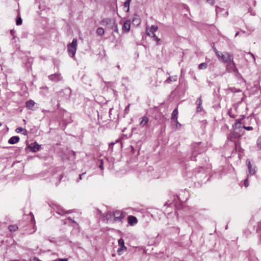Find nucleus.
Returning <instances> with one entry per match:
<instances>
[{
	"instance_id": "f257e3e1",
	"label": "nucleus",
	"mask_w": 261,
	"mask_h": 261,
	"mask_svg": "<svg viewBox=\"0 0 261 261\" xmlns=\"http://www.w3.org/2000/svg\"><path fill=\"white\" fill-rule=\"evenodd\" d=\"M77 47V39L74 38L71 43L67 45V50L69 56L73 58L75 56Z\"/></svg>"
},
{
	"instance_id": "f03ea898",
	"label": "nucleus",
	"mask_w": 261,
	"mask_h": 261,
	"mask_svg": "<svg viewBox=\"0 0 261 261\" xmlns=\"http://www.w3.org/2000/svg\"><path fill=\"white\" fill-rule=\"evenodd\" d=\"M218 58L220 61L226 63L230 62L233 60L232 56L226 52L224 53H221L220 56L218 57Z\"/></svg>"
},
{
	"instance_id": "7ed1b4c3",
	"label": "nucleus",
	"mask_w": 261,
	"mask_h": 261,
	"mask_svg": "<svg viewBox=\"0 0 261 261\" xmlns=\"http://www.w3.org/2000/svg\"><path fill=\"white\" fill-rule=\"evenodd\" d=\"M201 144V142L199 143H194L192 145V155L194 156L193 159L192 160H194V158L196 156V155L202 152L203 150L200 147V145Z\"/></svg>"
},
{
	"instance_id": "20e7f679",
	"label": "nucleus",
	"mask_w": 261,
	"mask_h": 261,
	"mask_svg": "<svg viewBox=\"0 0 261 261\" xmlns=\"http://www.w3.org/2000/svg\"><path fill=\"white\" fill-rule=\"evenodd\" d=\"M113 222H121L123 219L124 216L123 213L119 211H117L113 213Z\"/></svg>"
},
{
	"instance_id": "39448f33",
	"label": "nucleus",
	"mask_w": 261,
	"mask_h": 261,
	"mask_svg": "<svg viewBox=\"0 0 261 261\" xmlns=\"http://www.w3.org/2000/svg\"><path fill=\"white\" fill-rule=\"evenodd\" d=\"M118 245L120 247V248L118 249L117 252H118V253L119 254V255H121V253L122 252H124V251H126L127 250V248L126 247L124 246V240L122 238H120L118 241Z\"/></svg>"
},
{
	"instance_id": "423d86ee",
	"label": "nucleus",
	"mask_w": 261,
	"mask_h": 261,
	"mask_svg": "<svg viewBox=\"0 0 261 261\" xmlns=\"http://www.w3.org/2000/svg\"><path fill=\"white\" fill-rule=\"evenodd\" d=\"M226 64H227L226 70L229 72H235L238 70L237 68H236V67L235 66V64H234L233 60H232V61L228 62Z\"/></svg>"
},
{
	"instance_id": "0eeeda50",
	"label": "nucleus",
	"mask_w": 261,
	"mask_h": 261,
	"mask_svg": "<svg viewBox=\"0 0 261 261\" xmlns=\"http://www.w3.org/2000/svg\"><path fill=\"white\" fill-rule=\"evenodd\" d=\"M115 21V20L113 19L106 18L101 21V24L103 25H108L111 28L113 24H114Z\"/></svg>"
},
{
	"instance_id": "6e6552de",
	"label": "nucleus",
	"mask_w": 261,
	"mask_h": 261,
	"mask_svg": "<svg viewBox=\"0 0 261 261\" xmlns=\"http://www.w3.org/2000/svg\"><path fill=\"white\" fill-rule=\"evenodd\" d=\"M48 78L51 81L57 82L62 80V77L60 73H55L48 75Z\"/></svg>"
},
{
	"instance_id": "1a4fd4ad",
	"label": "nucleus",
	"mask_w": 261,
	"mask_h": 261,
	"mask_svg": "<svg viewBox=\"0 0 261 261\" xmlns=\"http://www.w3.org/2000/svg\"><path fill=\"white\" fill-rule=\"evenodd\" d=\"M246 163L247 168L248 169V174L249 175H254L256 172V170L255 167H252L250 161L248 159L246 160Z\"/></svg>"
},
{
	"instance_id": "9d476101",
	"label": "nucleus",
	"mask_w": 261,
	"mask_h": 261,
	"mask_svg": "<svg viewBox=\"0 0 261 261\" xmlns=\"http://www.w3.org/2000/svg\"><path fill=\"white\" fill-rule=\"evenodd\" d=\"M130 27V21L129 20H126L124 22L122 26V31L126 33L129 32Z\"/></svg>"
},
{
	"instance_id": "9b49d317",
	"label": "nucleus",
	"mask_w": 261,
	"mask_h": 261,
	"mask_svg": "<svg viewBox=\"0 0 261 261\" xmlns=\"http://www.w3.org/2000/svg\"><path fill=\"white\" fill-rule=\"evenodd\" d=\"M158 29V27L156 25H151L149 32H148V28H146L147 35L148 36H151V34H154V32H156Z\"/></svg>"
},
{
	"instance_id": "f8f14e48",
	"label": "nucleus",
	"mask_w": 261,
	"mask_h": 261,
	"mask_svg": "<svg viewBox=\"0 0 261 261\" xmlns=\"http://www.w3.org/2000/svg\"><path fill=\"white\" fill-rule=\"evenodd\" d=\"M128 223L129 225L133 226L137 223L138 220L136 217L133 216H129L128 217Z\"/></svg>"
},
{
	"instance_id": "ddd939ff",
	"label": "nucleus",
	"mask_w": 261,
	"mask_h": 261,
	"mask_svg": "<svg viewBox=\"0 0 261 261\" xmlns=\"http://www.w3.org/2000/svg\"><path fill=\"white\" fill-rule=\"evenodd\" d=\"M30 148L32 151L36 152L40 149V146L37 144L36 142H35L31 144Z\"/></svg>"
},
{
	"instance_id": "4468645a",
	"label": "nucleus",
	"mask_w": 261,
	"mask_h": 261,
	"mask_svg": "<svg viewBox=\"0 0 261 261\" xmlns=\"http://www.w3.org/2000/svg\"><path fill=\"white\" fill-rule=\"evenodd\" d=\"M141 22L140 18L137 15H135L133 18L132 23L134 25L138 26Z\"/></svg>"
},
{
	"instance_id": "2eb2a0df",
	"label": "nucleus",
	"mask_w": 261,
	"mask_h": 261,
	"mask_svg": "<svg viewBox=\"0 0 261 261\" xmlns=\"http://www.w3.org/2000/svg\"><path fill=\"white\" fill-rule=\"evenodd\" d=\"M19 141V138L18 136H14L11 137L8 143L11 144H14L17 143Z\"/></svg>"
},
{
	"instance_id": "dca6fc26",
	"label": "nucleus",
	"mask_w": 261,
	"mask_h": 261,
	"mask_svg": "<svg viewBox=\"0 0 261 261\" xmlns=\"http://www.w3.org/2000/svg\"><path fill=\"white\" fill-rule=\"evenodd\" d=\"M177 79V75H175L173 76H170L168 78H167L165 81L164 83L165 84H170L172 82H175L176 81Z\"/></svg>"
},
{
	"instance_id": "f3484780",
	"label": "nucleus",
	"mask_w": 261,
	"mask_h": 261,
	"mask_svg": "<svg viewBox=\"0 0 261 261\" xmlns=\"http://www.w3.org/2000/svg\"><path fill=\"white\" fill-rule=\"evenodd\" d=\"M35 102L32 100H29L25 102L26 107L32 110L35 105Z\"/></svg>"
},
{
	"instance_id": "a211bd4d",
	"label": "nucleus",
	"mask_w": 261,
	"mask_h": 261,
	"mask_svg": "<svg viewBox=\"0 0 261 261\" xmlns=\"http://www.w3.org/2000/svg\"><path fill=\"white\" fill-rule=\"evenodd\" d=\"M177 115H178V110H177V109L176 108L172 112L171 119L172 120H175V121H177Z\"/></svg>"
},
{
	"instance_id": "6ab92c4d",
	"label": "nucleus",
	"mask_w": 261,
	"mask_h": 261,
	"mask_svg": "<svg viewBox=\"0 0 261 261\" xmlns=\"http://www.w3.org/2000/svg\"><path fill=\"white\" fill-rule=\"evenodd\" d=\"M148 121V119L147 117L144 116L142 117V120L141 121L140 123V125L141 126H144Z\"/></svg>"
},
{
	"instance_id": "aec40b11",
	"label": "nucleus",
	"mask_w": 261,
	"mask_h": 261,
	"mask_svg": "<svg viewBox=\"0 0 261 261\" xmlns=\"http://www.w3.org/2000/svg\"><path fill=\"white\" fill-rule=\"evenodd\" d=\"M113 213H111V212H109L106 214L105 217L107 221H112V218H113Z\"/></svg>"
},
{
	"instance_id": "412c9836",
	"label": "nucleus",
	"mask_w": 261,
	"mask_h": 261,
	"mask_svg": "<svg viewBox=\"0 0 261 261\" xmlns=\"http://www.w3.org/2000/svg\"><path fill=\"white\" fill-rule=\"evenodd\" d=\"M96 33L98 35L102 36L105 33L104 29L102 28H98L96 30Z\"/></svg>"
},
{
	"instance_id": "4be33fe9",
	"label": "nucleus",
	"mask_w": 261,
	"mask_h": 261,
	"mask_svg": "<svg viewBox=\"0 0 261 261\" xmlns=\"http://www.w3.org/2000/svg\"><path fill=\"white\" fill-rule=\"evenodd\" d=\"M131 0H126L125 2L124 3V7L126 8L127 9L126 10V12H128L129 9V4L130 3Z\"/></svg>"
},
{
	"instance_id": "5701e85b",
	"label": "nucleus",
	"mask_w": 261,
	"mask_h": 261,
	"mask_svg": "<svg viewBox=\"0 0 261 261\" xmlns=\"http://www.w3.org/2000/svg\"><path fill=\"white\" fill-rule=\"evenodd\" d=\"M15 131H16L17 133H20V132H21L24 131V132H23V133H22V134H23V135H26V134H27V130H26V129H24V128H22V127H19L17 128L16 129Z\"/></svg>"
},
{
	"instance_id": "b1692460",
	"label": "nucleus",
	"mask_w": 261,
	"mask_h": 261,
	"mask_svg": "<svg viewBox=\"0 0 261 261\" xmlns=\"http://www.w3.org/2000/svg\"><path fill=\"white\" fill-rule=\"evenodd\" d=\"M57 213L58 214H59V215H64L65 213L66 214H68V213H70V211H67V212H65L62 208H58V211L57 212Z\"/></svg>"
},
{
	"instance_id": "393cba45",
	"label": "nucleus",
	"mask_w": 261,
	"mask_h": 261,
	"mask_svg": "<svg viewBox=\"0 0 261 261\" xmlns=\"http://www.w3.org/2000/svg\"><path fill=\"white\" fill-rule=\"evenodd\" d=\"M9 230L11 232H14L18 229V227L15 225H11L9 226Z\"/></svg>"
},
{
	"instance_id": "a878e982",
	"label": "nucleus",
	"mask_w": 261,
	"mask_h": 261,
	"mask_svg": "<svg viewBox=\"0 0 261 261\" xmlns=\"http://www.w3.org/2000/svg\"><path fill=\"white\" fill-rule=\"evenodd\" d=\"M111 29H113L115 32L118 33V25L115 21L114 22V24H113V25H112Z\"/></svg>"
},
{
	"instance_id": "bb28decb",
	"label": "nucleus",
	"mask_w": 261,
	"mask_h": 261,
	"mask_svg": "<svg viewBox=\"0 0 261 261\" xmlns=\"http://www.w3.org/2000/svg\"><path fill=\"white\" fill-rule=\"evenodd\" d=\"M207 66V64L206 63H201V64H200L199 65L198 69L199 70L206 69Z\"/></svg>"
},
{
	"instance_id": "cd10ccee",
	"label": "nucleus",
	"mask_w": 261,
	"mask_h": 261,
	"mask_svg": "<svg viewBox=\"0 0 261 261\" xmlns=\"http://www.w3.org/2000/svg\"><path fill=\"white\" fill-rule=\"evenodd\" d=\"M22 21L21 17L20 16H18L17 19H16V24L17 25H21L22 24Z\"/></svg>"
},
{
	"instance_id": "c85d7f7f",
	"label": "nucleus",
	"mask_w": 261,
	"mask_h": 261,
	"mask_svg": "<svg viewBox=\"0 0 261 261\" xmlns=\"http://www.w3.org/2000/svg\"><path fill=\"white\" fill-rule=\"evenodd\" d=\"M241 122L240 120H236V123H234V126L236 128H239L241 127Z\"/></svg>"
},
{
	"instance_id": "c756f323",
	"label": "nucleus",
	"mask_w": 261,
	"mask_h": 261,
	"mask_svg": "<svg viewBox=\"0 0 261 261\" xmlns=\"http://www.w3.org/2000/svg\"><path fill=\"white\" fill-rule=\"evenodd\" d=\"M196 104L197 105H202V99H201V96L197 98V99L196 101Z\"/></svg>"
},
{
	"instance_id": "7c9ffc66",
	"label": "nucleus",
	"mask_w": 261,
	"mask_h": 261,
	"mask_svg": "<svg viewBox=\"0 0 261 261\" xmlns=\"http://www.w3.org/2000/svg\"><path fill=\"white\" fill-rule=\"evenodd\" d=\"M213 49H214V51H215L217 57H219L220 56V54L221 53L220 52H219L215 47H213Z\"/></svg>"
},
{
	"instance_id": "2f4dec72",
	"label": "nucleus",
	"mask_w": 261,
	"mask_h": 261,
	"mask_svg": "<svg viewBox=\"0 0 261 261\" xmlns=\"http://www.w3.org/2000/svg\"><path fill=\"white\" fill-rule=\"evenodd\" d=\"M202 111V107L201 105H197V111L200 112Z\"/></svg>"
},
{
	"instance_id": "473e14b6",
	"label": "nucleus",
	"mask_w": 261,
	"mask_h": 261,
	"mask_svg": "<svg viewBox=\"0 0 261 261\" xmlns=\"http://www.w3.org/2000/svg\"><path fill=\"white\" fill-rule=\"evenodd\" d=\"M152 35H151L150 37L153 38L155 41H161V40L159 38H158V37L154 34Z\"/></svg>"
},
{
	"instance_id": "72a5a7b5",
	"label": "nucleus",
	"mask_w": 261,
	"mask_h": 261,
	"mask_svg": "<svg viewBox=\"0 0 261 261\" xmlns=\"http://www.w3.org/2000/svg\"><path fill=\"white\" fill-rule=\"evenodd\" d=\"M244 129L247 130H252L253 129V127H251V126H244L243 127Z\"/></svg>"
},
{
	"instance_id": "f704fd0d",
	"label": "nucleus",
	"mask_w": 261,
	"mask_h": 261,
	"mask_svg": "<svg viewBox=\"0 0 261 261\" xmlns=\"http://www.w3.org/2000/svg\"><path fill=\"white\" fill-rule=\"evenodd\" d=\"M244 184L245 187H247L249 186V182L247 178L245 179L244 180Z\"/></svg>"
},
{
	"instance_id": "c9c22d12",
	"label": "nucleus",
	"mask_w": 261,
	"mask_h": 261,
	"mask_svg": "<svg viewBox=\"0 0 261 261\" xmlns=\"http://www.w3.org/2000/svg\"><path fill=\"white\" fill-rule=\"evenodd\" d=\"M230 89H231V91L232 92H241V90H240V89L236 90L235 88H231Z\"/></svg>"
},
{
	"instance_id": "e433bc0d",
	"label": "nucleus",
	"mask_w": 261,
	"mask_h": 261,
	"mask_svg": "<svg viewBox=\"0 0 261 261\" xmlns=\"http://www.w3.org/2000/svg\"><path fill=\"white\" fill-rule=\"evenodd\" d=\"M129 106H130V104L128 105L126 107V108H125V110H124V111H125V113H128V111H129Z\"/></svg>"
},
{
	"instance_id": "4c0bfd02",
	"label": "nucleus",
	"mask_w": 261,
	"mask_h": 261,
	"mask_svg": "<svg viewBox=\"0 0 261 261\" xmlns=\"http://www.w3.org/2000/svg\"><path fill=\"white\" fill-rule=\"evenodd\" d=\"M232 135H233L234 138H238L239 137V135H238V134L236 132H234L233 133H232Z\"/></svg>"
},
{
	"instance_id": "58836bf2",
	"label": "nucleus",
	"mask_w": 261,
	"mask_h": 261,
	"mask_svg": "<svg viewBox=\"0 0 261 261\" xmlns=\"http://www.w3.org/2000/svg\"><path fill=\"white\" fill-rule=\"evenodd\" d=\"M207 2L210 4L211 5H213L214 4V0H206Z\"/></svg>"
},
{
	"instance_id": "ea45409f",
	"label": "nucleus",
	"mask_w": 261,
	"mask_h": 261,
	"mask_svg": "<svg viewBox=\"0 0 261 261\" xmlns=\"http://www.w3.org/2000/svg\"><path fill=\"white\" fill-rule=\"evenodd\" d=\"M176 123V127L177 128H179L180 126H181V124L178 122V121L177 120V121H175Z\"/></svg>"
},
{
	"instance_id": "a19ab883",
	"label": "nucleus",
	"mask_w": 261,
	"mask_h": 261,
	"mask_svg": "<svg viewBox=\"0 0 261 261\" xmlns=\"http://www.w3.org/2000/svg\"><path fill=\"white\" fill-rule=\"evenodd\" d=\"M85 174V173H83L82 174H80L77 181H79V180H81L82 179V176H83Z\"/></svg>"
},
{
	"instance_id": "79ce46f5",
	"label": "nucleus",
	"mask_w": 261,
	"mask_h": 261,
	"mask_svg": "<svg viewBox=\"0 0 261 261\" xmlns=\"http://www.w3.org/2000/svg\"><path fill=\"white\" fill-rule=\"evenodd\" d=\"M249 12L250 13L251 15L254 16L255 15V13L254 12H253V11L252 10H251V9H249Z\"/></svg>"
},
{
	"instance_id": "37998d69",
	"label": "nucleus",
	"mask_w": 261,
	"mask_h": 261,
	"mask_svg": "<svg viewBox=\"0 0 261 261\" xmlns=\"http://www.w3.org/2000/svg\"><path fill=\"white\" fill-rule=\"evenodd\" d=\"M58 261H68V259L64 258H59L58 259Z\"/></svg>"
},
{
	"instance_id": "c03bdc74",
	"label": "nucleus",
	"mask_w": 261,
	"mask_h": 261,
	"mask_svg": "<svg viewBox=\"0 0 261 261\" xmlns=\"http://www.w3.org/2000/svg\"><path fill=\"white\" fill-rule=\"evenodd\" d=\"M68 219L69 220L71 221L72 223H74L75 224L77 225L75 221H74V220H72L70 218H68Z\"/></svg>"
},
{
	"instance_id": "a18cd8bd",
	"label": "nucleus",
	"mask_w": 261,
	"mask_h": 261,
	"mask_svg": "<svg viewBox=\"0 0 261 261\" xmlns=\"http://www.w3.org/2000/svg\"><path fill=\"white\" fill-rule=\"evenodd\" d=\"M228 114H229V116H230V117H231V118H234V116L232 115H231V113H230V111H228Z\"/></svg>"
},
{
	"instance_id": "49530a36",
	"label": "nucleus",
	"mask_w": 261,
	"mask_h": 261,
	"mask_svg": "<svg viewBox=\"0 0 261 261\" xmlns=\"http://www.w3.org/2000/svg\"><path fill=\"white\" fill-rule=\"evenodd\" d=\"M99 168L102 170L103 169V163L101 161V164L100 165H99Z\"/></svg>"
},
{
	"instance_id": "de8ad7c7",
	"label": "nucleus",
	"mask_w": 261,
	"mask_h": 261,
	"mask_svg": "<svg viewBox=\"0 0 261 261\" xmlns=\"http://www.w3.org/2000/svg\"><path fill=\"white\" fill-rule=\"evenodd\" d=\"M65 91H66L67 92H69V93H71V90L70 89H65Z\"/></svg>"
},
{
	"instance_id": "09e8293b",
	"label": "nucleus",
	"mask_w": 261,
	"mask_h": 261,
	"mask_svg": "<svg viewBox=\"0 0 261 261\" xmlns=\"http://www.w3.org/2000/svg\"><path fill=\"white\" fill-rule=\"evenodd\" d=\"M156 41V44L157 45H159L160 44V41Z\"/></svg>"
},
{
	"instance_id": "8fccbe9b",
	"label": "nucleus",
	"mask_w": 261,
	"mask_h": 261,
	"mask_svg": "<svg viewBox=\"0 0 261 261\" xmlns=\"http://www.w3.org/2000/svg\"><path fill=\"white\" fill-rule=\"evenodd\" d=\"M169 205H170V204H168L167 202H166V203H165V205H167V206H169Z\"/></svg>"
},
{
	"instance_id": "3c124183",
	"label": "nucleus",
	"mask_w": 261,
	"mask_h": 261,
	"mask_svg": "<svg viewBox=\"0 0 261 261\" xmlns=\"http://www.w3.org/2000/svg\"><path fill=\"white\" fill-rule=\"evenodd\" d=\"M239 32H237V33H236V35H235V36H236H236H237L239 35Z\"/></svg>"
},
{
	"instance_id": "603ef678",
	"label": "nucleus",
	"mask_w": 261,
	"mask_h": 261,
	"mask_svg": "<svg viewBox=\"0 0 261 261\" xmlns=\"http://www.w3.org/2000/svg\"><path fill=\"white\" fill-rule=\"evenodd\" d=\"M10 32L11 33V34L13 35L14 31H13V30H11Z\"/></svg>"
},
{
	"instance_id": "864d4df0",
	"label": "nucleus",
	"mask_w": 261,
	"mask_h": 261,
	"mask_svg": "<svg viewBox=\"0 0 261 261\" xmlns=\"http://www.w3.org/2000/svg\"><path fill=\"white\" fill-rule=\"evenodd\" d=\"M42 88H44V89H48V88L47 87H43Z\"/></svg>"
},
{
	"instance_id": "5fc2aeb1",
	"label": "nucleus",
	"mask_w": 261,
	"mask_h": 261,
	"mask_svg": "<svg viewBox=\"0 0 261 261\" xmlns=\"http://www.w3.org/2000/svg\"><path fill=\"white\" fill-rule=\"evenodd\" d=\"M114 144V143H112V145H113Z\"/></svg>"
},
{
	"instance_id": "6e6d98bb",
	"label": "nucleus",
	"mask_w": 261,
	"mask_h": 261,
	"mask_svg": "<svg viewBox=\"0 0 261 261\" xmlns=\"http://www.w3.org/2000/svg\"><path fill=\"white\" fill-rule=\"evenodd\" d=\"M2 125V123L0 122V126Z\"/></svg>"
}]
</instances>
